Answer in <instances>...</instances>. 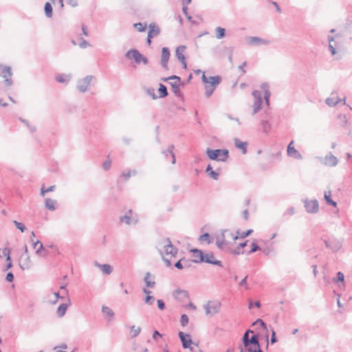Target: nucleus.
Instances as JSON below:
<instances>
[{
  "instance_id": "864d4df0",
  "label": "nucleus",
  "mask_w": 352,
  "mask_h": 352,
  "mask_svg": "<svg viewBox=\"0 0 352 352\" xmlns=\"http://www.w3.org/2000/svg\"><path fill=\"white\" fill-rule=\"evenodd\" d=\"M258 250H260L259 246L256 243H254V242L252 243V244H251V250L248 252V254L254 253V252H256Z\"/></svg>"
},
{
  "instance_id": "412c9836",
  "label": "nucleus",
  "mask_w": 352,
  "mask_h": 352,
  "mask_svg": "<svg viewBox=\"0 0 352 352\" xmlns=\"http://www.w3.org/2000/svg\"><path fill=\"white\" fill-rule=\"evenodd\" d=\"M175 146L173 144H171L168 146V148L162 152V153L165 155V157L167 158L168 155L171 156L172 160L171 162L173 164H175V156L173 153V149Z\"/></svg>"
},
{
  "instance_id": "6e6d98bb",
  "label": "nucleus",
  "mask_w": 352,
  "mask_h": 352,
  "mask_svg": "<svg viewBox=\"0 0 352 352\" xmlns=\"http://www.w3.org/2000/svg\"><path fill=\"white\" fill-rule=\"evenodd\" d=\"M147 94L152 97L153 99H157V96L155 94V89L150 87L147 89Z\"/></svg>"
},
{
  "instance_id": "5701e85b",
  "label": "nucleus",
  "mask_w": 352,
  "mask_h": 352,
  "mask_svg": "<svg viewBox=\"0 0 352 352\" xmlns=\"http://www.w3.org/2000/svg\"><path fill=\"white\" fill-rule=\"evenodd\" d=\"M234 141L235 146L238 148H240L243 154H245L247 153V142H241L238 138H235Z\"/></svg>"
},
{
  "instance_id": "e2e57ef3",
  "label": "nucleus",
  "mask_w": 352,
  "mask_h": 352,
  "mask_svg": "<svg viewBox=\"0 0 352 352\" xmlns=\"http://www.w3.org/2000/svg\"><path fill=\"white\" fill-rule=\"evenodd\" d=\"M209 239H210V234L208 233H204V234L201 235L199 237L200 241H208V243H209Z\"/></svg>"
},
{
  "instance_id": "7c9ffc66",
  "label": "nucleus",
  "mask_w": 352,
  "mask_h": 352,
  "mask_svg": "<svg viewBox=\"0 0 352 352\" xmlns=\"http://www.w3.org/2000/svg\"><path fill=\"white\" fill-rule=\"evenodd\" d=\"M96 265L100 268V270L102 271V272L105 274H110L112 271L113 268L109 264H99L98 263H96Z\"/></svg>"
},
{
  "instance_id": "49530a36",
  "label": "nucleus",
  "mask_w": 352,
  "mask_h": 352,
  "mask_svg": "<svg viewBox=\"0 0 352 352\" xmlns=\"http://www.w3.org/2000/svg\"><path fill=\"white\" fill-rule=\"evenodd\" d=\"M246 348V351L248 352H258L260 351V346L249 345Z\"/></svg>"
},
{
  "instance_id": "3c124183",
  "label": "nucleus",
  "mask_w": 352,
  "mask_h": 352,
  "mask_svg": "<svg viewBox=\"0 0 352 352\" xmlns=\"http://www.w3.org/2000/svg\"><path fill=\"white\" fill-rule=\"evenodd\" d=\"M3 256L6 257V261H10V250L8 248H6L2 251Z\"/></svg>"
},
{
  "instance_id": "c03bdc74",
  "label": "nucleus",
  "mask_w": 352,
  "mask_h": 352,
  "mask_svg": "<svg viewBox=\"0 0 352 352\" xmlns=\"http://www.w3.org/2000/svg\"><path fill=\"white\" fill-rule=\"evenodd\" d=\"M205 89H206L205 95H206V96L207 98H209L213 94V92H214V91L215 89V87H211V86H208V85H206Z\"/></svg>"
},
{
  "instance_id": "79ce46f5",
  "label": "nucleus",
  "mask_w": 352,
  "mask_h": 352,
  "mask_svg": "<svg viewBox=\"0 0 352 352\" xmlns=\"http://www.w3.org/2000/svg\"><path fill=\"white\" fill-rule=\"evenodd\" d=\"M141 331V328L138 327H135V326H132L131 328V337L132 338H135L137 337L140 333Z\"/></svg>"
},
{
  "instance_id": "b1692460",
  "label": "nucleus",
  "mask_w": 352,
  "mask_h": 352,
  "mask_svg": "<svg viewBox=\"0 0 352 352\" xmlns=\"http://www.w3.org/2000/svg\"><path fill=\"white\" fill-rule=\"evenodd\" d=\"M120 220L121 222H124L127 225H131V223L136 224L138 221L137 218L135 219L131 216H128V214L121 217Z\"/></svg>"
},
{
  "instance_id": "0eeeda50",
  "label": "nucleus",
  "mask_w": 352,
  "mask_h": 352,
  "mask_svg": "<svg viewBox=\"0 0 352 352\" xmlns=\"http://www.w3.org/2000/svg\"><path fill=\"white\" fill-rule=\"evenodd\" d=\"M178 336L182 342L183 348L189 349L191 351H192L193 348L191 346V344H192L191 336L182 331H179Z\"/></svg>"
},
{
  "instance_id": "603ef678",
  "label": "nucleus",
  "mask_w": 352,
  "mask_h": 352,
  "mask_svg": "<svg viewBox=\"0 0 352 352\" xmlns=\"http://www.w3.org/2000/svg\"><path fill=\"white\" fill-rule=\"evenodd\" d=\"M134 26L138 29V30L140 32L146 30V25H143L141 23H137L134 24Z\"/></svg>"
},
{
  "instance_id": "c9c22d12",
  "label": "nucleus",
  "mask_w": 352,
  "mask_h": 352,
  "mask_svg": "<svg viewBox=\"0 0 352 352\" xmlns=\"http://www.w3.org/2000/svg\"><path fill=\"white\" fill-rule=\"evenodd\" d=\"M151 276L150 272H146L144 276V282L147 287H154L155 282L154 280H150L149 278Z\"/></svg>"
},
{
  "instance_id": "aec40b11",
  "label": "nucleus",
  "mask_w": 352,
  "mask_h": 352,
  "mask_svg": "<svg viewBox=\"0 0 352 352\" xmlns=\"http://www.w3.org/2000/svg\"><path fill=\"white\" fill-rule=\"evenodd\" d=\"M67 301L69 302V298H67ZM69 305V302L62 303L58 306V307L57 309L56 314L59 318H62L65 314Z\"/></svg>"
},
{
  "instance_id": "393cba45",
  "label": "nucleus",
  "mask_w": 352,
  "mask_h": 352,
  "mask_svg": "<svg viewBox=\"0 0 352 352\" xmlns=\"http://www.w3.org/2000/svg\"><path fill=\"white\" fill-rule=\"evenodd\" d=\"M19 265L23 270L30 269L32 266L30 256H25V258L21 261Z\"/></svg>"
},
{
  "instance_id": "4468645a",
  "label": "nucleus",
  "mask_w": 352,
  "mask_h": 352,
  "mask_svg": "<svg viewBox=\"0 0 352 352\" xmlns=\"http://www.w3.org/2000/svg\"><path fill=\"white\" fill-rule=\"evenodd\" d=\"M203 262L222 267L221 261L216 260L212 252H208L204 254Z\"/></svg>"
},
{
  "instance_id": "f257e3e1",
  "label": "nucleus",
  "mask_w": 352,
  "mask_h": 352,
  "mask_svg": "<svg viewBox=\"0 0 352 352\" xmlns=\"http://www.w3.org/2000/svg\"><path fill=\"white\" fill-rule=\"evenodd\" d=\"M155 248L161 255L166 267L171 266L170 259L176 256L178 249L173 245L170 239L168 237H162L156 242Z\"/></svg>"
},
{
  "instance_id": "dca6fc26",
  "label": "nucleus",
  "mask_w": 352,
  "mask_h": 352,
  "mask_svg": "<svg viewBox=\"0 0 352 352\" xmlns=\"http://www.w3.org/2000/svg\"><path fill=\"white\" fill-rule=\"evenodd\" d=\"M261 89L264 91V99L266 104L270 105V98L271 96L270 91L269 89L270 85L267 82H263L261 85Z\"/></svg>"
},
{
  "instance_id": "f3484780",
  "label": "nucleus",
  "mask_w": 352,
  "mask_h": 352,
  "mask_svg": "<svg viewBox=\"0 0 352 352\" xmlns=\"http://www.w3.org/2000/svg\"><path fill=\"white\" fill-rule=\"evenodd\" d=\"M149 31L148 33V37L153 38L158 36L160 33V28L155 23H151L149 25Z\"/></svg>"
},
{
  "instance_id": "69168bd1",
  "label": "nucleus",
  "mask_w": 352,
  "mask_h": 352,
  "mask_svg": "<svg viewBox=\"0 0 352 352\" xmlns=\"http://www.w3.org/2000/svg\"><path fill=\"white\" fill-rule=\"evenodd\" d=\"M6 280L9 283H12L14 280V274L12 272H8L6 275Z\"/></svg>"
},
{
  "instance_id": "473e14b6",
  "label": "nucleus",
  "mask_w": 352,
  "mask_h": 352,
  "mask_svg": "<svg viewBox=\"0 0 352 352\" xmlns=\"http://www.w3.org/2000/svg\"><path fill=\"white\" fill-rule=\"evenodd\" d=\"M340 101H343V104H346L345 98H343L342 100L336 98V100L333 98H327L325 100L326 104L329 105V107H333L336 105Z\"/></svg>"
},
{
  "instance_id": "2eb2a0df",
  "label": "nucleus",
  "mask_w": 352,
  "mask_h": 352,
  "mask_svg": "<svg viewBox=\"0 0 352 352\" xmlns=\"http://www.w3.org/2000/svg\"><path fill=\"white\" fill-rule=\"evenodd\" d=\"M190 252L192 253L193 260L192 262L196 263H202L204 261V255L202 251L198 249H192Z\"/></svg>"
},
{
  "instance_id": "423d86ee",
  "label": "nucleus",
  "mask_w": 352,
  "mask_h": 352,
  "mask_svg": "<svg viewBox=\"0 0 352 352\" xmlns=\"http://www.w3.org/2000/svg\"><path fill=\"white\" fill-rule=\"evenodd\" d=\"M252 96L255 99V101L252 105L253 111L252 114L254 115L257 113L261 109V105L263 103L262 94L260 91L254 90L252 91Z\"/></svg>"
},
{
  "instance_id": "a878e982",
  "label": "nucleus",
  "mask_w": 352,
  "mask_h": 352,
  "mask_svg": "<svg viewBox=\"0 0 352 352\" xmlns=\"http://www.w3.org/2000/svg\"><path fill=\"white\" fill-rule=\"evenodd\" d=\"M331 250L333 252H338L342 247L341 242L337 239H330Z\"/></svg>"
},
{
  "instance_id": "de8ad7c7",
  "label": "nucleus",
  "mask_w": 352,
  "mask_h": 352,
  "mask_svg": "<svg viewBox=\"0 0 352 352\" xmlns=\"http://www.w3.org/2000/svg\"><path fill=\"white\" fill-rule=\"evenodd\" d=\"M182 261H184L186 263H188V261H185L184 258L179 260L177 262L175 263V267L178 270H182L185 266H186V263L182 264Z\"/></svg>"
},
{
  "instance_id": "0e129e2a",
  "label": "nucleus",
  "mask_w": 352,
  "mask_h": 352,
  "mask_svg": "<svg viewBox=\"0 0 352 352\" xmlns=\"http://www.w3.org/2000/svg\"><path fill=\"white\" fill-rule=\"evenodd\" d=\"M278 340L276 337V332L274 331V330L273 329H272V336H271L270 342L272 344H274Z\"/></svg>"
},
{
  "instance_id": "e433bc0d",
  "label": "nucleus",
  "mask_w": 352,
  "mask_h": 352,
  "mask_svg": "<svg viewBox=\"0 0 352 352\" xmlns=\"http://www.w3.org/2000/svg\"><path fill=\"white\" fill-rule=\"evenodd\" d=\"M261 125L262 126L263 131L265 133H268L272 129L271 124L267 120H262L261 122Z\"/></svg>"
},
{
  "instance_id": "680f3d73",
  "label": "nucleus",
  "mask_w": 352,
  "mask_h": 352,
  "mask_svg": "<svg viewBox=\"0 0 352 352\" xmlns=\"http://www.w3.org/2000/svg\"><path fill=\"white\" fill-rule=\"evenodd\" d=\"M338 118L341 120L342 121V124L341 125L342 126H345L347 124V119H346V117L345 115H339L338 116Z\"/></svg>"
},
{
  "instance_id": "2f4dec72",
  "label": "nucleus",
  "mask_w": 352,
  "mask_h": 352,
  "mask_svg": "<svg viewBox=\"0 0 352 352\" xmlns=\"http://www.w3.org/2000/svg\"><path fill=\"white\" fill-rule=\"evenodd\" d=\"M56 203V200L52 199L50 198H47L45 200V206L49 210L54 211L56 210V207H55Z\"/></svg>"
},
{
  "instance_id": "39448f33",
  "label": "nucleus",
  "mask_w": 352,
  "mask_h": 352,
  "mask_svg": "<svg viewBox=\"0 0 352 352\" xmlns=\"http://www.w3.org/2000/svg\"><path fill=\"white\" fill-rule=\"evenodd\" d=\"M0 76L4 78L5 83L8 87L12 85V72L10 66H5L0 64Z\"/></svg>"
},
{
  "instance_id": "9d476101",
  "label": "nucleus",
  "mask_w": 352,
  "mask_h": 352,
  "mask_svg": "<svg viewBox=\"0 0 352 352\" xmlns=\"http://www.w3.org/2000/svg\"><path fill=\"white\" fill-rule=\"evenodd\" d=\"M305 208L308 213H316L318 211L319 205L316 199L305 200Z\"/></svg>"
},
{
  "instance_id": "58836bf2",
  "label": "nucleus",
  "mask_w": 352,
  "mask_h": 352,
  "mask_svg": "<svg viewBox=\"0 0 352 352\" xmlns=\"http://www.w3.org/2000/svg\"><path fill=\"white\" fill-rule=\"evenodd\" d=\"M44 10H45V15L47 16V17L50 18L52 16L53 9H52V6L51 3H50L49 2H47L45 4Z\"/></svg>"
},
{
  "instance_id": "ddd939ff",
  "label": "nucleus",
  "mask_w": 352,
  "mask_h": 352,
  "mask_svg": "<svg viewBox=\"0 0 352 352\" xmlns=\"http://www.w3.org/2000/svg\"><path fill=\"white\" fill-rule=\"evenodd\" d=\"M293 144H294V141L292 140L287 146V155L291 157H293L294 159L301 160L302 159L301 154L299 153L298 151H297L294 148Z\"/></svg>"
},
{
  "instance_id": "cd10ccee",
  "label": "nucleus",
  "mask_w": 352,
  "mask_h": 352,
  "mask_svg": "<svg viewBox=\"0 0 352 352\" xmlns=\"http://www.w3.org/2000/svg\"><path fill=\"white\" fill-rule=\"evenodd\" d=\"M102 312L105 316V318H107L109 320L114 316V312L107 306L103 305L102 307Z\"/></svg>"
},
{
  "instance_id": "c85d7f7f",
  "label": "nucleus",
  "mask_w": 352,
  "mask_h": 352,
  "mask_svg": "<svg viewBox=\"0 0 352 352\" xmlns=\"http://www.w3.org/2000/svg\"><path fill=\"white\" fill-rule=\"evenodd\" d=\"M221 81V77L220 76H210L208 80V84H210L211 87H215Z\"/></svg>"
},
{
  "instance_id": "7ed1b4c3",
  "label": "nucleus",
  "mask_w": 352,
  "mask_h": 352,
  "mask_svg": "<svg viewBox=\"0 0 352 352\" xmlns=\"http://www.w3.org/2000/svg\"><path fill=\"white\" fill-rule=\"evenodd\" d=\"M207 156L212 160L221 162L226 161L228 157V151L226 149H215L208 148L206 150Z\"/></svg>"
},
{
  "instance_id": "4d7b16f0",
  "label": "nucleus",
  "mask_w": 352,
  "mask_h": 352,
  "mask_svg": "<svg viewBox=\"0 0 352 352\" xmlns=\"http://www.w3.org/2000/svg\"><path fill=\"white\" fill-rule=\"evenodd\" d=\"M250 339V338L249 337V335L248 334V333H245L243 335V342L245 347L248 346V342H249Z\"/></svg>"
},
{
  "instance_id": "c756f323",
  "label": "nucleus",
  "mask_w": 352,
  "mask_h": 352,
  "mask_svg": "<svg viewBox=\"0 0 352 352\" xmlns=\"http://www.w3.org/2000/svg\"><path fill=\"white\" fill-rule=\"evenodd\" d=\"M170 85L172 87V90H173L174 94L177 97H182V94L179 89L180 83H179L177 82H170Z\"/></svg>"
},
{
  "instance_id": "a19ab883",
  "label": "nucleus",
  "mask_w": 352,
  "mask_h": 352,
  "mask_svg": "<svg viewBox=\"0 0 352 352\" xmlns=\"http://www.w3.org/2000/svg\"><path fill=\"white\" fill-rule=\"evenodd\" d=\"M328 41H329V50H330L332 55H336L337 53L336 50V47L332 44V42L334 41V37L329 36Z\"/></svg>"
},
{
  "instance_id": "8fccbe9b",
  "label": "nucleus",
  "mask_w": 352,
  "mask_h": 352,
  "mask_svg": "<svg viewBox=\"0 0 352 352\" xmlns=\"http://www.w3.org/2000/svg\"><path fill=\"white\" fill-rule=\"evenodd\" d=\"M181 325L182 327H185L187 325L188 322V317L186 314H182V316H181Z\"/></svg>"
},
{
  "instance_id": "f8f14e48",
  "label": "nucleus",
  "mask_w": 352,
  "mask_h": 352,
  "mask_svg": "<svg viewBox=\"0 0 352 352\" xmlns=\"http://www.w3.org/2000/svg\"><path fill=\"white\" fill-rule=\"evenodd\" d=\"M170 50L168 47H164L162 49V55H161V65L162 67L168 69V61L170 58Z\"/></svg>"
},
{
  "instance_id": "a18cd8bd",
  "label": "nucleus",
  "mask_w": 352,
  "mask_h": 352,
  "mask_svg": "<svg viewBox=\"0 0 352 352\" xmlns=\"http://www.w3.org/2000/svg\"><path fill=\"white\" fill-rule=\"evenodd\" d=\"M169 80H175L174 82H177L180 83L181 78H180V77H179L177 76L173 75L168 78H164L162 79V80H163L164 82H167Z\"/></svg>"
},
{
  "instance_id": "1a4fd4ad",
  "label": "nucleus",
  "mask_w": 352,
  "mask_h": 352,
  "mask_svg": "<svg viewBox=\"0 0 352 352\" xmlns=\"http://www.w3.org/2000/svg\"><path fill=\"white\" fill-rule=\"evenodd\" d=\"M248 44L250 46L253 45H267L270 44V41L261 38L258 36H249L247 38Z\"/></svg>"
},
{
  "instance_id": "f704fd0d",
  "label": "nucleus",
  "mask_w": 352,
  "mask_h": 352,
  "mask_svg": "<svg viewBox=\"0 0 352 352\" xmlns=\"http://www.w3.org/2000/svg\"><path fill=\"white\" fill-rule=\"evenodd\" d=\"M158 91L160 94L159 98H164L168 94L166 87L161 83L159 85Z\"/></svg>"
},
{
  "instance_id": "6ab92c4d",
  "label": "nucleus",
  "mask_w": 352,
  "mask_h": 352,
  "mask_svg": "<svg viewBox=\"0 0 352 352\" xmlns=\"http://www.w3.org/2000/svg\"><path fill=\"white\" fill-rule=\"evenodd\" d=\"M33 243L34 248H36V245H39L38 248L36 250V254L37 255L40 254L41 251L44 252L43 256H46L48 254V252L44 248L42 243L40 241H34L33 240H31Z\"/></svg>"
},
{
  "instance_id": "9b49d317",
  "label": "nucleus",
  "mask_w": 352,
  "mask_h": 352,
  "mask_svg": "<svg viewBox=\"0 0 352 352\" xmlns=\"http://www.w3.org/2000/svg\"><path fill=\"white\" fill-rule=\"evenodd\" d=\"M125 57L128 59L133 58L137 64H140L142 62L143 55L138 50L131 49L125 54Z\"/></svg>"
},
{
  "instance_id": "a211bd4d",
  "label": "nucleus",
  "mask_w": 352,
  "mask_h": 352,
  "mask_svg": "<svg viewBox=\"0 0 352 352\" xmlns=\"http://www.w3.org/2000/svg\"><path fill=\"white\" fill-rule=\"evenodd\" d=\"M174 296L176 298L182 300H183L186 298H188V297H189L188 292L186 290L179 289H176L174 292Z\"/></svg>"
},
{
  "instance_id": "13d9d810",
  "label": "nucleus",
  "mask_w": 352,
  "mask_h": 352,
  "mask_svg": "<svg viewBox=\"0 0 352 352\" xmlns=\"http://www.w3.org/2000/svg\"><path fill=\"white\" fill-rule=\"evenodd\" d=\"M208 174L210 177H212L214 180H217L219 179V173L217 171L211 170Z\"/></svg>"
},
{
  "instance_id": "09e8293b",
  "label": "nucleus",
  "mask_w": 352,
  "mask_h": 352,
  "mask_svg": "<svg viewBox=\"0 0 352 352\" xmlns=\"http://www.w3.org/2000/svg\"><path fill=\"white\" fill-rule=\"evenodd\" d=\"M13 223L15 225L17 229L21 230V232H23L26 229L25 226L21 222H18L17 221H13Z\"/></svg>"
},
{
  "instance_id": "72a5a7b5",
  "label": "nucleus",
  "mask_w": 352,
  "mask_h": 352,
  "mask_svg": "<svg viewBox=\"0 0 352 352\" xmlns=\"http://www.w3.org/2000/svg\"><path fill=\"white\" fill-rule=\"evenodd\" d=\"M56 80L60 83H67L70 80V76L64 74H59L56 76Z\"/></svg>"
},
{
  "instance_id": "37998d69",
  "label": "nucleus",
  "mask_w": 352,
  "mask_h": 352,
  "mask_svg": "<svg viewBox=\"0 0 352 352\" xmlns=\"http://www.w3.org/2000/svg\"><path fill=\"white\" fill-rule=\"evenodd\" d=\"M55 188L56 186L54 185L45 189L44 185H43L41 189V195L45 196V193L54 191Z\"/></svg>"
},
{
  "instance_id": "6e6552de",
  "label": "nucleus",
  "mask_w": 352,
  "mask_h": 352,
  "mask_svg": "<svg viewBox=\"0 0 352 352\" xmlns=\"http://www.w3.org/2000/svg\"><path fill=\"white\" fill-rule=\"evenodd\" d=\"M92 76H87L85 78L78 80L77 82V89L82 93L85 92L93 79Z\"/></svg>"
},
{
  "instance_id": "338daca9",
  "label": "nucleus",
  "mask_w": 352,
  "mask_h": 352,
  "mask_svg": "<svg viewBox=\"0 0 352 352\" xmlns=\"http://www.w3.org/2000/svg\"><path fill=\"white\" fill-rule=\"evenodd\" d=\"M157 307L160 310H164L165 309V303L162 300H157Z\"/></svg>"
},
{
  "instance_id": "bf43d9fd",
  "label": "nucleus",
  "mask_w": 352,
  "mask_h": 352,
  "mask_svg": "<svg viewBox=\"0 0 352 352\" xmlns=\"http://www.w3.org/2000/svg\"><path fill=\"white\" fill-rule=\"evenodd\" d=\"M145 303L147 305H152L154 301V297L150 295H147L145 298Z\"/></svg>"
},
{
  "instance_id": "052dcab7",
  "label": "nucleus",
  "mask_w": 352,
  "mask_h": 352,
  "mask_svg": "<svg viewBox=\"0 0 352 352\" xmlns=\"http://www.w3.org/2000/svg\"><path fill=\"white\" fill-rule=\"evenodd\" d=\"M344 280V275L342 272H338L337 273V279L334 280L335 281H340V282H343Z\"/></svg>"
},
{
  "instance_id": "bb28decb",
  "label": "nucleus",
  "mask_w": 352,
  "mask_h": 352,
  "mask_svg": "<svg viewBox=\"0 0 352 352\" xmlns=\"http://www.w3.org/2000/svg\"><path fill=\"white\" fill-rule=\"evenodd\" d=\"M338 159L333 155H327L325 157V164L329 166H335L338 164Z\"/></svg>"
},
{
  "instance_id": "5fc2aeb1",
  "label": "nucleus",
  "mask_w": 352,
  "mask_h": 352,
  "mask_svg": "<svg viewBox=\"0 0 352 352\" xmlns=\"http://www.w3.org/2000/svg\"><path fill=\"white\" fill-rule=\"evenodd\" d=\"M257 324H260L263 329H267V325L262 319H257L252 324L255 325Z\"/></svg>"
},
{
  "instance_id": "4be33fe9",
  "label": "nucleus",
  "mask_w": 352,
  "mask_h": 352,
  "mask_svg": "<svg viewBox=\"0 0 352 352\" xmlns=\"http://www.w3.org/2000/svg\"><path fill=\"white\" fill-rule=\"evenodd\" d=\"M186 48V47L185 45H179L177 47L175 50V56L179 61L184 60V58H186L184 54Z\"/></svg>"
},
{
  "instance_id": "4c0bfd02",
  "label": "nucleus",
  "mask_w": 352,
  "mask_h": 352,
  "mask_svg": "<svg viewBox=\"0 0 352 352\" xmlns=\"http://www.w3.org/2000/svg\"><path fill=\"white\" fill-rule=\"evenodd\" d=\"M216 37L218 39L223 38L226 36V30L221 27H217L215 29Z\"/></svg>"
},
{
  "instance_id": "ea45409f",
  "label": "nucleus",
  "mask_w": 352,
  "mask_h": 352,
  "mask_svg": "<svg viewBox=\"0 0 352 352\" xmlns=\"http://www.w3.org/2000/svg\"><path fill=\"white\" fill-rule=\"evenodd\" d=\"M249 345L260 346L258 335L254 334L250 338L248 342V346Z\"/></svg>"
},
{
  "instance_id": "20e7f679",
  "label": "nucleus",
  "mask_w": 352,
  "mask_h": 352,
  "mask_svg": "<svg viewBox=\"0 0 352 352\" xmlns=\"http://www.w3.org/2000/svg\"><path fill=\"white\" fill-rule=\"evenodd\" d=\"M221 307V303L219 300H211L204 305V309L206 315L213 316L219 311Z\"/></svg>"
},
{
  "instance_id": "f03ea898",
  "label": "nucleus",
  "mask_w": 352,
  "mask_h": 352,
  "mask_svg": "<svg viewBox=\"0 0 352 352\" xmlns=\"http://www.w3.org/2000/svg\"><path fill=\"white\" fill-rule=\"evenodd\" d=\"M252 232H253V230L251 229L248 230L244 232H242L241 233L238 231L237 235L234 236V234L232 232H231L230 231L224 230L222 232L221 236L217 237V241H216V244L218 248H219L220 249H223L224 245H228L229 243L227 240L228 238H230L232 240L235 241L237 239H239V237L243 239V238L248 236L251 233H252Z\"/></svg>"
},
{
  "instance_id": "774afa93",
  "label": "nucleus",
  "mask_w": 352,
  "mask_h": 352,
  "mask_svg": "<svg viewBox=\"0 0 352 352\" xmlns=\"http://www.w3.org/2000/svg\"><path fill=\"white\" fill-rule=\"evenodd\" d=\"M111 161L109 160H107V161H105L103 164H102V166H103V168L105 170H107L110 168L111 167Z\"/></svg>"
}]
</instances>
